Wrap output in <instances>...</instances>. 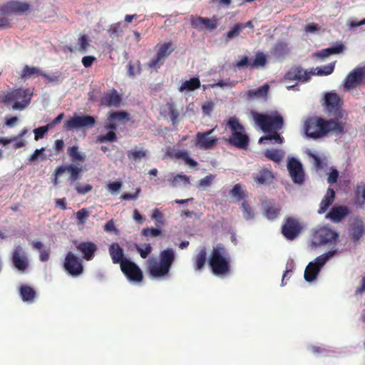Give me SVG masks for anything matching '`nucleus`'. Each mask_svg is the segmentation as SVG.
I'll return each instance as SVG.
<instances>
[{
	"instance_id": "nucleus-11",
	"label": "nucleus",
	"mask_w": 365,
	"mask_h": 365,
	"mask_svg": "<svg viewBox=\"0 0 365 365\" xmlns=\"http://www.w3.org/2000/svg\"><path fill=\"white\" fill-rule=\"evenodd\" d=\"M172 46L173 43L171 41L158 45V49L157 53L148 63V66L150 68H160L163 64L166 58L173 51L174 48Z\"/></svg>"
},
{
	"instance_id": "nucleus-14",
	"label": "nucleus",
	"mask_w": 365,
	"mask_h": 365,
	"mask_svg": "<svg viewBox=\"0 0 365 365\" xmlns=\"http://www.w3.org/2000/svg\"><path fill=\"white\" fill-rule=\"evenodd\" d=\"M82 168L73 165H65L58 166L54 170L53 183L56 185L58 184V178L64 173L68 172L70 174L69 180L72 182L81 178Z\"/></svg>"
},
{
	"instance_id": "nucleus-33",
	"label": "nucleus",
	"mask_w": 365,
	"mask_h": 365,
	"mask_svg": "<svg viewBox=\"0 0 365 365\" xmlns=\"http://www.w3.org/2000/svg\"><path fill=\"white\" fill-rule=\"evenodd\" d=\"M269 89L267 83L264 84L257 89H251L247 91L246 96L249 100L255 98H266Z\"/></svg>"
},
{
	"instance_id": "nucleus-58",
	"label": "nucleus",
	"mask_w": 365,
	"mask_h": 365,
	"mask_svg": "<svg viewBox=\"0 0 365 365\" xmlns=\"http://www.w3.org/2000/svg\"><path fill=\"white\" fill-rule=\"evenodd\" d=\"M202 17L201 16H192L190 19V24L193 29L197 30L202 29Z\"/></svg>"
},
{
	"instance_id": "nucleus-46",
	"label": "nucleus",
	"mask_w": 365,
	"mask_h": 365,
	"mask_svg": "<svg viewBox=\"0 0 365 365\" xmlns=\"http://www.w3.org/2000/svg\"><path fill=\"white\" fill-rule=\"evenodd\" d=\"M117 135L116 133L113 131L110 130L108 131L106 135H98L97 137V142L98 143H106V142H115L117 141Z\"/></svg>"
},
{
	"instance_id": "nucleus-34",
	"label": "nucleus",
	"mask_w": 365,
	"mask_h": 365,
	"mask_svg": "<svg viewBox=\"0 0 365 365\" xmlns=\"http://www.w3.org/2000/svg\"><path fill=\"white\" fill-rule=\"evenodd\" d=\"M201 86L200 81L198 77H193L189 80L184 81L181 86L179 87V91L183 92L185 91H193L196 89H198Z\"/></svg>"
},
{
	"instance_id": "nucleus-15",
	"label": "nucleus",
	"mask_w": 365,
	"mask_h": 365,
	"mask_svg": "<svg viewBox=\"0 0 365 365\" xmlns=\"http://www.w3.org/2000/svg\"><path fill=\"white\" fill-rule=\"evenodd\" d=\"M214 129H210L205 132H197L195 146L201 150L212 149L217 144L218 139L215 136H210Z\"/></svg>"
},
{
	"instance_id": "nucleus-44",
	"label": "nucleus",
	"mask_w": 365,
	"mask_h": 365,
	"mask_svg": "<svg viewBox=\"0 0 365 365\" xmlns=\"http://www.w3.org/2000/svg\"><path fill=\"white\" fill-rule=\"evenodd\" d=\"M166 106L168 108L170 118L172 121L173 125L177 124L180 113L178 109L176 108L175 103H168Z\"/></svg>"
},
{
	"instance_id": "nucleus-63",
	"label": "nucleus",
	"mask_w": 365,
	"mask_h": 365,
	"mask_svg": "<svg viewBox=\"0 0 365 365\" xmlns=\"http://www.w3.org/2000/svg\"><path fill=\"white\" fill-rule=\"evenodd\" d=\"M339 178V171L336 169L332 168L329 174L327 182L329 184H334L337 182Z\"/></svg>"
},
{
	"instance_id": "nucleus-48",
	"label": "nucleus",
	"mask_w": 365,
	"mask_h": 365,
	"mask_svg": "<svg viewBox=\"0 0 365 365\" xmlns=\"http://www.w3.org/2000/svg\"><path fill=\"white\" fill-rule=\"evenodd\" d=\"M230 195L235 197L237 200H240L245 197V192L242 190L240 184H236L230 191Z\"/></svg>"
},
{
	"instance_id": "nucleus-31",
	"label": "nucleus",
	"mask_w": 365,
	"mask_h": 365,
	"mask_svg": "<svg viewBox=\"0 0 365 365\" xmlns=\"http://www.w3.org/2000/svg\"><path fill=\"white\" fill-rule=\"evenodd\" d=\"M281 211L279 205L273 202H267L264 206V215L269 220H274L278 217Z\"/></svg>"
},
{
	"instance_id": "nucleus-26",
	"label": "nucleus",
	"mask_w": 365,
	"mask_h": 365,
	"mask_svg": "<svg viewBox=\"0 0 365 365\" xmlns=\"http://www.w3.org/2000/svg\"><path fill=\"white\" fill-rule=\"evenodd\" d=\"M349 212L350 210L346 206H334L327 215V218L330 219L334 222H339L346 217Z\"/></svg>"
},
{
	"instance_id": "nucleus-28",
	"label": "nucleus",
	"mask_w": 365,
	"mask_h": 365,
	"mask_svg": "<svg viewBox=\"0 0 365 365\" xmlns=\"http://www.w3.org/2000/svg\"><path fill=\"white\" fill-rule=\"evenodd\" d=\"M67 154L72 163L71 165L81 167V165L86 160V155L84 153L79 150L77 145L70 146L67 148Z\"/></svg>"
},
{
	"instance_id": "nucleus-50",
	"label": "nucleus",
	"mask_w": 365,
	"mask_h": 365,
	"mask_svg": "<svg viewBox=\"0 0 365 365\" xmlns=\"http://www.w3.org/2000/svg\"><path fill=\"white\" fill-rule=\"evenodd\" d=\"M78 43L79 44V47L77 50L81 53L85 52L90 46L88 36L87 35H81L78 39Z\"/></svg>"
},
{
	"instance_id": "nucleus-52",
	"label": "nucleus",
	"mask_w": 365,
	"mask_h": 365,
	"mask_svg": "<svg viewBox=\"0 0 365 365\" xmlns=\"http://www.w3.org/2000/svg\"><path fill=\"white\" fill-rule=\"evenodd\" d=\"M142 235L145 237H156L161 235L162 231L160 229L154 227L143 228L141 232Z\"/></svg>"
},
{
	"instance_id": "nucleus-51",
	"label": "nucleus",
	"mask_w": 365,
	"mask_h": 365,
	"mask_svg": "<svg viewBox=\"0 0 365 365\" xmlns=\"http://www.w3.org/2000/svg\"><path fill=\"white\" fill-rule=\"evenodd\" d=\"M151 217L155 220L156 227H159L164 225L163 213L158 208L153 210Z\"/></svg>"
},
{
	"instance_id": "nucleus-39",
	"label": "nucleus",
	"mask_w": 365,
	"mask_h": 365,
	"mask_svg": "<svg viewBox=\"0 0 365 365\" xmlns=\"http://www.w3.org/2000/svg\"><path fill=\"white\" fill-rule=\"evenodd\" d=\"M148 150H136V148L128 150L127 153L128 159L132 161H136L138 160H141L142 158H145L148 155Z\"/></svg>"
},
{
	"instance_id": "nucleus-43",
	"label": "nucleus",
	"mask_w": 365,
	"mask_h": 365,
	"mask_svg": "<svg viewBox=\"0 0 365 365\" xmlns=\"http://www.w3.org/2000/svg\"><path fill=\"white\" fill-rule=\"evenodd\" d=\"M269 133L265 136H262L259 138V142L262 143L264 140H274L276 143L282 144L284 142V138L278 133L277 131L269 132Z\"/></svg>"
},
{
	"instance_id": "nucleus-10",
	"label": "nucleus",
	"mask_w": 365,
	"mask_h": 365,
	"mask_svg": "<svg viewBox=\"0 0 365 365\" xmlns=\"http://www.w3.org/2000/svg\"><path fill=\"white\" fill-rule=\"evenodd\" d=\"M63 269L69 275L73 277H78L83 272L82 259L72 252H68L65 257Z\"/></svg>"
},
{
	"instance_id": "nucleus-21",
	"label": "nucleus",
	"mask_w": 365,
	"mask_h": 365,
	"mask_svg": "<svg viewBox=\"0 0 365 365\" xmlns=\"http://www.w3.org/2000/svg\"><path fill=\"white\" fill-rule=\"evenodd\" d=\"M122 102V96L115 89L104 93L101 98V104L108 108H119Z\"/></svg>"
},
{
	"instance_id": "nucleus-24",
	"label": "nucleus",
	"mask_w": 365,
	"mask_h": 365,
	"mask_svg": "<svg viewBox=\"0 0 365 365\" xmlns=\"http://www.w3.org/2000/svg\"><path fill=\"white\" fill-rule=\"evenodd\" d=\"M365 234V225L361 220H355L349 228V238L354 243L359 241Z\"/></svg>"
},
{
	"instance_id": "nucleus-56",
	"label": "nucleus",
	"mask_w": 365,
	"mask_h": 365,
	"mask_svg": "<svg viewBox=\"0 0 365 365\" xmlns=\"http://www.w3.org/2000/svg\"><path fill=\"white\" fill-rule=\"evenodd\" d=\"M50 128H48V126L47 125H44V126H41L38 128H36L34 130V133L35 135V140H38L42 138H43L44 135L48 132V130H49Z\"/></svg>"
},
{
	"instance_id": "nucleus-12",
	"label": "nucleus",
	"mask_w": 365,
	"mask_h": 365,
	"mask_svg": "<svg viewBox=\"0 0 365 365\" xmlns=\"http://www.w3.org/2000/svg\"><path fill=\"white\" fill-rule=\"evenodd\" d=\"M120 269L130 282H140L143 279V271L130 259L123 262Z\"/></svg>"
},
{
	"instance_id": "nucleus-40",
	"label": "nucleus",
	"mask_w": 365,
	"mask_h": 365,
	"mask_svg": "<svg viewBox=\"0 0 365 365\" xmlns=\"http://www.w3.org/2000/svg\"><path fill=\"white\" fill-rule=\"evenodd\" d=\"M41 73L38 68L34 66L30 67L26 65L21 71V77L22 78H30L34 76H41Z\"/></svg>"
},
{
	"instance_id": "nucleus-5",
	"label": "nucleus",
	"mask_w": 365,
	"mask_h": 365,
	"mask_svg": "<svg viewBox=\"0 0 365 365\" xmlns=\"http://www.w3.org/2000/svg\"><path fill=\"white\" fill-rule=\"evenodd\" d=\"M32 93L29 89L16 88L0 96V104L11 106L13 110H22L31 103Z\"/></svg>"
},
{
	"instance_id": "nucleus-57",
	"label": "nucleus",
	"mask_w": 365,
	"mask_h": 365,
	"mask_svg": "<svg viewBox=\"0 0 365 365\" xmlns=\"http://www.w3.org/2000/svg\"><path fill=\"white\" fill-rule=\"evenodd\" d=\"M93 189V186L89 184L81 185L77 183L76 185V190L79 195H85L91 192Z\"/></svg>"
},
{
	"instance_id": "nucleus-42",
	"label": "nucleus",
	"mask_w": 365,
	"mask_h": 365,
	"mask_svg": "<svg viewBox=\"0 0 365 365\" xmlns=\"http://www.w3.org/2000/svg\"><path fill=\"white\" fill-rule=\"evenodd\" d=\"M240 207L243 214V217L245 220H250L254 218L255 212L247 201H243Z\"/></svg>"
},
{
	"instance_id": "nucleus-9",
	"label": "nucleus",
	"mask_w": 365,
	"mask_h": 365,
	"mask_svg": "<svg viewBox=\"0 0 365 365\" xmlns=\"http://www.w3.org/2000/svg\"><path fill=\"white\" fill-rule=\"evenodd\" d=\"M303 226L299 220L294 217H287L284 219L281 227V232L285 239L292 241L302 232Z\"/></svg>"
},
{
	"instance_id": "nucleus-53",
	"label": "nucleus",
	"mask_w": 365,
	"mask_h": 365,
	"mask_svg": "<svg viewBox=\"0 0 365 365\" xmlns=\"http://www.w3.org/2000/svg\"><path fill=\"white\" fill-rule=\"evenodd\" d=\"M136 250L140 254L142 258L145 259L151 253L152 247L150 244H145V248L143 249L139 245H136Z\"/></svg>"
},
{
	"instance_id": "nucleus-60",
	"label": "nucleus",
	"mask_w": 365,
	"mask_h": 365,
	"mask_svg": "<svg viewBox=\"0 0 365 365\" xmlns=\"http://www.w3.org/2000/svg\"><path fill=\"white\" fill-rule=\"evenodd\" d=\"M215 178V175H209L205 176L204 178L201 179L199 181V186L202 187H207L211 185L214 179Z\"/></svg>"
},
{
	"instance_id": "nucleus-62",
	"label": "nucleus",
	"mask_w": 365,
	"mask_h": 365,
	"mask_svg": "<svg viewBox=\"0 0 365 365\" xmlns=\"http://www.w3.org/2000/svg\"><path fill=\"white\" fill-rule=\"evenodd\" d=\"M88 217V212L85 208H83L76 212V218L81 224H83Z\"/></svg>"
},
{
	"instance_id": "nucleus-2",
	"label": "nucleus",
	"mask_w": 365,
	"mask_h": 365,
	"mask_svg": "<svg viewBox=\"0 0 365 365\" xmlns=\"http://www.w3.org/2000/svg\"><path fill=\"white\" fill-rule=\"evenodd\" d=\"M231 259L225 245L218 243L213 247L208 258V264L212 274L217 277H224L231 271Z\"/></svg>"
},
{
	"instance_id": "nucleus-35",
	"label": "nucleus",
	"mask_w": 365,
	"mask_h": 365,
	"mask_svg": "<svg viewBox=\"0 0 365 365\" xmlns=\"http://www.w3.org/2000/svg\"><path fill=\"white\" fill-rule=\"evenodd\" d=\"M19 293L22 300L26 302H32L36 297V292L34 289L27 285L21 286Z\"/></svg>"
},
{
	"instance_id": "nucleus-4",
	"label": "nucleus",
	"mask_w": 365,
	"mask_h": 365,
	"mask_svg": "<svg viewBox=\"0 0 365 365\" xmlns=\"http://www.w3.org/2000/svg\"><path fill=\"white\" fill-rule=\"evenodd\" d=\"M159 259V262L154 258H151L148 260V269L150 274L153 277H163L169 273L175 259L174 250L168 248L161 251L160 252Z\"/></svg>"
},
{
	"instance_id": "nucleus-17",
	"label": "nucleus",
	"mask_w": 365,
	"mask_h": 365,
	"mask_svg": "<svg viewBox=\"0 0 365 365\" xmlns=\"http://www.w3.org/2000/svg\"><path fill=\"white\" fill-rule=\"evenodd\" d=\"M339 238V233L330 228L322 227L317 230L314 235V243L326 245L336 242Z\"/></svg>"
},
{
	"instance_id": "nucleus-38",
	"label": "nucleus",
	"mask_w": 365,
	"mask_h": 365,
	"mask_svg": "<svg viewBox=\"0 0 365 365\" xmlns=\"http://www.w3.org/2000/svg\"><path fill=\"white\" fill-rule=\"evenodd\" d=\"M108 120L110 121L129 120V113L125 110L113 111L108 115Z\"/></svg>"
},
{
	"instance_id": "nucleus-59",
	"label": "nucleus",
	"mask_w": 365,
	"mask_h": 365,
	"mask_svg": "<svg viewBox=\"0 0 365 365\" xmlns=\"http://www.w3.org/2000/svg\"><path fill=\"white\" fill-rule=\"evenodd\" d=\"M170 181L172 182L173 186L175 187L177 184L180 181H184L185 183L189 184L190 178L188 176H186L185 175L178 174L176 176H175L172 180H170Z\"/></svg>"
},
{
	"instance_id": "nucleus-18",
	"label": "nucleus",
	"mask_w": 365,
	"mask_h": 365,
	"mask_svg": "<svg viewBox=\"0 0 365 365\" xmlns=\"http://www.w3.org/2000/svg\"><path fill=\"white\" fill-rule=\"evenodd\" d=\"M30 9V4L27 2L19 1H10L0 7V12L4 15L12 14H21Z\"/></svg>"
},
{
	"instance_id": "nucleus-61",
	"label": "nucleus",
	"mask_w": 365,
	"mask_h": 365,
	"mask_svg": "<svg viewBox=\"0 0 365 365\" xmlns=\"http://www.w3.org/2000/svg\"><path fill=\"white\" fill-rule=\"evenodd\" d=\"M331 55L339 54L344 51V45L341 43H337L335 46L328 48Z\"/></svg>"
},
{
	"instance_id": "nucleus-49",
	"label": "nucleus",
	"mask_w": 365,
	"mask_h": 365,
	"mask_svg": "<svg viewBox=\"0 0 365 365\" xmlns=\"http://www.w3.org/2000/svg\"><path fill=\"white\" fill-rule=\"evenodd\" d=\"M202 29L213 30L217 28V19L215 17L212 19L202 17Z\"/></svg>"
},
{
	"instance_id": "nucleus-47",
	"label": "nucleus",
	"mask_w": 365,
	"mask_h": 365,
	"mask_svg": "<svg viewBox=\"0 0 365 365\" xmlns=\"http://www.w3.org/2000/svg\"><path fill=\"white\" fill-rule=\"evenodd\" d=\"M336 61L330 63L327 65L323 66L322 67L317 68L316 74L318 76H328L333 73L335 67Z\"/></svg>"
},
{
	"instance_id": "nucleus-30",
	"label": "nucleus",
	"mask_w": 365,
	"mask_h": 365,
	"mask_svg": "<svg viewBox=\"0 0 365 365\" xmlns=\"http://www.w3.org/2000/svg\"><path fill=\"white\" fill-rule=\"evenodd\" d=\"M335 199V191L333 188L329 187L327 193L322 200L319 208L318 210L319 214H323L327 211L329 207L332 205Z\"/></svg>"
},
{
	"instance_id": "nucleus-16",
	"label": "nucleus",
	"mask_w": 365,
	"mask_h": 365,
	"mask_svg": "<svg viewBox=\"0 0 365 365\" xmlns=\"http://www.w3.org/2000/svg\"><path fill=\"white\" fill-rule=\"evenodd\" d=\"M267 62V61L265 54L261 51H259L256 53L255 58L254 59H252V58H250L247 56H242L241 59L235 63V66L238 68L247 67L255 68L259 67H264Z\"/></svg>"
},
{
	"instance_id": "nucleus-45",
	"label": "nucleus",
	"mask_w": 365,
	"mask_h": 365,
	"mask_svg": "<svg viewBox=\"0 0 365 365\" xmlns=\"http://www.w3.org/2000/svg\"><path fill=\"white\" fill-rule=\"evenodd\" d=\"M242 30V26H240V24H235L232 29L227 31V34H225V41L228 42L232 38L237 37L240 35V31Z\"/></svg>"
},
{
	"instance_id": "nucleus-7",
	"label": "nucleus",
	"mask_w": 365,
	"mask_h": 365,
	"mask_svg": "<svg viewBox=\"0 0 365 365\" xmlns=\"http://www.w3.org/2000/svg\"><path fill=\"white\" fill-rule=\"evenodd\" d=\"M323 106L331 120L339 121L343 119L345 110L343 109L344 101L335 92L331 91L325 93Z\"/></svg>"
},
{
	"instance_id": "nucleus-3",
	"label": "nucleus",
	"mask_w": 365,
	"mask_h": 365,
	"mask_svg": "<svg viewBox=\"0 0 365 365\" xmlns=\"http://www.w3.org/2000/svg\"><path fill=\"white\" fill-rule=\"evenodd\" d=\"M227 126L230 129V135L228 138H223L224 141L238 149L247 150L250 139L239 119L235 116L230 117Z\"/></svg>"
},
{
	"instance_id": "nucleus-54",
	"label": "nucleus",
	"mask_w": 365,
	"mask_h": 365,
	"mask_svg": "<svg viewBox=\"0 0 365 365\" xmlns=\"http://www.w3.org/2000/svg\"><path fill=\"white\" fill-rule=\"evenodd\" d=\"M45 148H41L40 149H36L34 153L30 156L29 158V161L34 162L36 161L38 157L41 158V160H46L47 156L43 155V152L45 151Z\"/></svg>"
},
{
	"instance_id": "nucleus-41",
	"label": "nucleus",
	"mask_w": 365,
	"mask_h": 365,
	"mask_svg": "<svg viewBox=\"0 0 365 365\" xmlns=\"http://www.w3.org/2000/svg\"><path fill=\"white\" fill-rule=\"evenodd\" d=\"M355 197L356 202L361 207L365 203V183L357 185Z\"/></svg>"
},
{
	"instance_id": "nucleus-20",
	"label": "nucleus",
	"mask_w": 365,
	"mask_h": 365,
	"mask_svg": "<svg viewBox=\"0 0 365 365\" xmlns=\"http://www.w3.org/2000/svg\"><path fill=\"white\" fill-rule=\"evenodd\" d=\"M314 72H308L301 66L291 68L285 74L284 78L289 81H298L300 82L308 81Z\"/></svg>"
},
{
	"instance_id": "nucleus-64",
	"label": "nucleus",
	"mask_w": 365,
	"mask_h": 365,
	"mask_svg": "<svg viewBox=\"0 0 365 365\" xmlns=\"http://www.w3.org/2000/svg\"><path fill=\"white\" fill-rule=\"evenodd\" d=\"M96 60V58L93 56H86L82 58L81 62L85 68H89Z\"/></svg>"
},
{
	"instance_id": "nucleus-22",
	"label": "nucleus",
	"mask_w": 365,
	"mask_h": 365,
	"mask_svg": "<svg viewBox=\"0 0 365 365\" xmlns=\"http://www.w3.org/2000/svg\"><path fill=\"white\" fill-rule=\"evenodd\" d=\"M12 262L14 267L20 271H24L28 267V259L21 246L18 245L14 248Z\"/></svg>"
},
{
	"instance_id": "nucleus-6",
	"label": "nucleus",
	"mask_w": 365,
	"mask_h": 365,
	"mask_svg": "<svg viewBox=\"0 0 365 365\" xmlns=\"http://www.w3.org/2000/svg\"><path fill=\"white\" fill-rule=\"evenodd\" d=\"M254 121L264 133L278 131L284 127V118L277 112L267 115L255 110L251 111Z\"/></svg>"
},
{
	"instance_id": "nucleus-36",
	"label": "nucleus",
	"mask_w": 365,
	"mask_h": 365,
	"mask_svg": "<svg viewBox=\"0 0 365 365\" xmlns=\"http://www.w3.org/2000/svg\"><path fill=\"white\" fill-rule=\"evenodd\" d=\"M264 156L274 163H279L284 157V152L282 150H269L264 152Z\"/></svg>"
},
{
	"instance_id": "nucleus-13",
	"label": "nucleus",
	"mask_w": 365,
	"mask_h": 365,
	"mask_svg": "<svg viewBox=\"0 0 365 365\" xmlns=\"http://www.w3.org/2000/svg\"><path fill=\"white\" fill-rule=\"evenodd\" d=\"M96 123L93 116L89 115H74L70 118L64 124V128L68 130H72L80 128H92Z\"/></svg>"
},
{
	"instance_id": "nucleus-23",
	"label": "nucleus",
	"mask_w": 365,
	"mask_h": 365,
	"mask_svg": "<svg viewBox=\"0 0 365 365\" xmlns=\"http://www.w3.org/2000/svg\"><path fill=\"white\" fill-rule=\"evenodd\" d=\"M166 155L171 158L182 159L185 161L186 165L190 167H195L197 165V162L189 156V153L185 150H175L170 148H167Z\"/></svg>"
},
{
	"instance_id": "nucleus-27",
	"label": "nucleus",
	"mask_w": 365,
	"mask_h": 365,
	"mask_svg": "<svg viewBox=\"0 0 365 365\" xmlns=\"http://www.w3.org/2000/svg\"><path fill=\"white\" fill-rule=\"evenodd\" d=\"M76 249L82 253L83 259L90 261L95 255L97 246L92 242H83L76 246Z\"/></svg>"
},
{
	"instance_id": "nucleus-8",
	"label": "nucleus",
	"mask_w": 365,
	"mask_h": 365,
	"mask_svg": "<svg viewBox=\"0 0 365 365\" xmlns=\"http://www.w3.org/2000/svg\"><path fill=\"white\" fill-rule=\"evenodd\" d=\"M336 250L329 251L328 252L317 257L314 262H309L304 271L305 280L309 282L314 281L317 278L323 266L336 253Z\"/></svg>"
},
{
	"instance_id": "nucleus-55",
	"label": "nucleus",
	"mask_w": 365,
	"mask_h": 365,
	"mask_svg": "<svg viewBox=\"0 0 365 365\" xmlns=\"http://www.w3.org/2000/svg\"><path fill=\"white\" fill-rule=\"evenodd\" d=\"M120 23H116L112 24L109 29L108 30V33L110 38H118L119 36V33L120 31Z\"/></svg>"
},
{
	"instance_id": "nucleus-19",
	"label": "nucleus",
	"mask_w": 365,
	"mask_h": 365,
	"mask_svg": "<svg viewBox=\"0 0 365 365\" xmlns=\"http://www.w3.org/2000/svg\"><path fill=\"white\" fill-rule=\"evenodd\" d=\"M287 169L292 180L297 184H302L304 182V171L302 164L297 159L292 158L287 164Z\"/></svg>"
},
{
	"instance_id": "nucleus-37",
	"label": "nucleus",
	"mask_w": 365,
	"mask_h": 365,
	"mask_svg": "<svg viewBox=\"0 0 365 365\" xmlns=\"http://www.w3.org/2000/svg\"><path fill=\"white\" fill-rule=\"evenodd\" d=\"M207 260V251L205 247H202L195 257V269L201 270L205 264Z\"/></svg>"
},
{
	"instance_id": "nucleus-29",
	"label": "nucleus",
	"mask_w": 365,
	"mask_h": 365,
	"mask_svg": "<svg viewBox=\"0 0 365 365\" xmlns=\"http://www.w3.org/2000/svg\"><path fill=\"white\" fill-rule=\"evenodd\" d=\"M274 176L272 172L266 168L259 169V172L253 175V179L259 185H269L272 182Z\"/></svg>"
},
{
	"instance_id": "nucleus-1",
	"label": "nucleus",
	"mask_w": 365,
	"mask_h": 365,
	"mask_svg": "<svg viewBox=\"0 0 365 365\" xmlns=\"http://www.w3.org/2000/svg\"><path fill=\"white\" fill-rule=\"evenodd\" d=\"M345 125L344 122L312 116L305 120L304 129L307 136L312 139H318L326 136L330 132L342 134L344 133Z\"/></svg>"
},
{
	"instance_id": "nucleus-32",
	"label": "nucleus",
	"mask_w": 365,
	"mask_h": 365,
	"mask_svg": "<svg viewBox=\"0 0 365 365\" xmlns=\"http://www.w3.org/2000/svg\"><path fill=\"white\" fill-rule=\"evenodd\" d=\"M362 82L354 68L346 77L344 82V87L345 90L349 91L351 88H356Z\"/></svg>"
},
{
	"instance_id": "nucleus-25",
	"label": "nucleus",
	"mask_w": 365,
	"mask_h": 365,
	"mask_svg": "<svg viewBox=\"0 0 365 365\" xmlns=\"http://www.w3.org/2000/svg\"><path fill=\"white\" fill-rule=\"evenodd\" d=\"M108 252L113 263L120 264V267H121L123 262L130 259L124 257L123 250L117 242H113L110 245Z\"/></svg>"
}]
</instances>
